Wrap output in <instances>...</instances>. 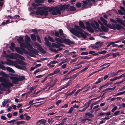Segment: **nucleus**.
Listing matches in <instances>:
<instances>
[{
    "instance_id": "1",
    "label": "nucleus",
    "mask_w": 125,
    "mask_h": 125,
    "mask_svg": "<svg viewBox=\"0 0 125 125\" xmlns=\"http://www.w3.org/2000/svg\"><path fill=\"white\" fill-rule=\"evenodd\" d=\"M10 79L12 81V83L8 82L4 78L0 77V82H1V84L3 87L7 88H10L11 87L13 86V84H17L18 83V77L14 76H10Z\"/></svg>"
},
{
    "instance_id": "2",
    "label": "nucleus",
    "mask_w": 125,
    "mask_h": 125,
    "mask_svg": "<svg viewBox=\"0 0 125 125\" xmlns=\"http://www.w3.org/2000/svg\"><path fill=\"white\" fill-rule=\"evenodd\" d=\"M25 42L26 47H24L25 48L27 49L28 50L36 55L38 54V51L36 49L33 48L31 45L29 43L31 42V39L30 37L27 35H25Z\"/></svg>"
},
{
    "instance_id": "3",
    "label": "nucleus",
    "mask_w": 125,
    "mask_h": 125,
    "mask_svg": "<svg viewBox=\"0 0 125 125\" xmlns=\"http://www.w3.org/2000/svg\"><path fill=\"white\" fill-rule=\"evenodd\" d=\"M38 10L36 11H32L30 13V15H44L45 16H47L48 15V12L46 9H43V7H39L37 8Z\"/></svg>"
},
{
    "instance_id": "4",
    "label": "nucleus",
    "mask_w": 125,
    "mask_h": 125,
    "mask_svg": "<svg viewBox=\"0 0 125 125\" xmlns=\"http://www.w3.org/2000/svg\"><path fill=\"white\" fill-rule=\"evenodd\" d=\"M70 32L73 34L75 35L78 38H80L81 36L84 39H86L87 37L85 35H86L83 32V31H78L74 28H72L70 30Z\"/></svg>"
},
{
    "instance_id": "5",
    "label": "nucleus",
    "mask_w": 125,
    "mask_h": 125,
    "mask_svg": "<svg viewBox=\"0 0 125 125\" xmlns=\"http://www.w3.org/2000/svg\"><path fill=\"white\" fill-rule=\"evenodd\" d=\"M110 29L114 30H120L121 29H124V27L119 24H117V22L115 24H112Z\"/></svg>"
},
{
    "instance_id": "6",
    "label": "nucleus",
    "mask_w": 125,
    "mask_h": 125,
    "mask_svg": "<svg viewBox=\"0 0 125 125\" xmlns=\"http://www.w3.org/2000/svg\"><path fill=\"white\" fill-rule=\"evenodd\" d=\"M53 15H56L58 14H61V12L60 10L58 9L57 7H54L52 11L51 12Z\"/></svg>"
},
{
    "instance_id": "7",
    "label": "nucleus",
    "mask_w": 125,
    "mask_h": 125,
    "mask_svg": "<svg viewBox=\"0 0 125 125\" xmlns=\"http://www.w3.org/2000/svg\"><path fill=\"white\" fill-rule=\"evenodd\" d=\"M35 44L37 46L38 50L40 52L43 54H45L46 52V51L42 48V46L39 43L36 42Z\"/></svg>"
},
{
    "instance_id": "8",
    "label": "nucleus",
    "mask_w": 125,
    "mask_h": 125,
    "mask_svg": "<svg viewBox=\"0 0 125 125\" xmlns=\"http://www.w3.org/2000/svg\"><path fill=\"white\" fill-rule=\"evenodd\" d=\"M17 41L18 43L20 44L21 46L24 48L26 47L25 44V43L22 42H24V40L23 38L21 36H20L18 39H17Z\"/></svg>"
},
{
    "instance_id": "9",
    "label": "nucleus",
    "mask_w": 125,
    "mask_h": 125,
    "mask_svg": "<svg viewBox=\"0 0 125 125\" xmlns=\"http://www.w3.org/2000/svg\"><path fill=\"white\" fill-rule=\"evenodd\" d=\"M86 29L90 32H94V30L91 27L90 23L88 21L86 22Z\"/></svg>"
},
{
    "instance_id": "10",
    "label": "nucleus",
    "mask_w": 125,
    "mask_h": 125,
    "mask_svg": "<svg viewBox=\"0 0 125 125\" xmlns=\"http://www.w3.org/2000/svg\"><path fill=\"white\" fill-rule=\"evenodd\" d=\"M62 40L63 42L66 44L68 45H70L71 44H73L74 43L73 42L71 41L69 39L62 38Z\"/></svg>"
},
{
    "instance_id": "11",
    "label": "nucleus",
    "mask_w": 125,
    "mask_h": 125,
    "mask_svg": "<svg viewBox=\"0 0 125 125\" xmlns=\"http://www.w3.org/2000/svg\"><path fill=\"white\" fill-rule=\"evenodd\" d=\"M119 7L121 10H118L119 13L121 15H125V9L122 6H120Z\"/></svg>"
},
{
    "instance_id": "12",
    "label": "nucleus",
    "mask_w": 125,
    "mask_h": 125,
    "mask_svg": "<svg viewBox=\"0 0 125 125\" xmlns=\"http://www.w3.org/2000/svg\"><path fill=\"white\" fill-rule=\"evenodd\" d=\"M59 10L62 11H64L65 9H67L68 6L66 5H60L57 7Z\"/></svg>"
},
{
    "instance_id": "13",
    "label": "nucleus",
    "mask_w": 125,
    "mask_h": 125,
    "mask_svg": "<svg viewBox=\"0 0 125 125\" xmlns=\"http://www.w3.org/2000/svg\"><path fill=\"white\" fill-rule=\"evenodd\" d=\"M74 27L76 29L79 30H78V31H81L83 32L85 34L87 35H91L90 34H89L88 33L84 31L82 29L80 28V27L78 26L76 24H75L74 25Z\"/></svg>"
},
{
    "instance_id": "14",
    "label": "nucleus",
    "mask_w": 125,
    "mask_h": 125,
    "mask_svg": "<svg viewBox=\"0 0 125 125\" xmlns=\"http://www.w3.org/2000/svg\"><path fill=\"white\" fill-rule=\"evenodd\" d=\"M44 39L45 42V45L48 46L52 47V45H51V43L49 41L47 37H45L44 38Z\"/></svg>"
},
{
    "instance_id": "15",
    "label": "nucleus",
    "mask_w": 125,
    "mask_h": 125,
    "mask_svg": "<svg viewBox=\"0 0 125 125\" xmlns=\"http://www.w3.org/2000/svg\"><path fill=\"white\" fill-rule=\"evenodd\" d=\"M103 22L104 24V25L107 28L110 29L111 26V24L110 23L107 24V21L105 19Z\"/></svg>"
},
{
    "instance_id": "16",
    "label": "nucleus",
    "mask_w": 125,
    "mask_h": 125,
    "mask_svg": "<svg viewBox=\"0 0 125 125\" xmlns=\"http://www.w3.org/2000/svg\"><path fill=\"white\" fill-rule=\"evenodd\" d=\"M15 55H16V56L17 58L22 60L24 61L25 60V58L23 56L16 53H15Z\"/></svg>"
},
{
    "instance_id": "17",
    "label": "nucleus",
    "mask_w": 125,
    "mask_h": 125,
    "mask_svg": "<svg viewBox=\"0 0 125 125\" xmlns=\"http://www.w3.org/2000/svg\"><path fill=\"white\" fill-rule=\"evenodd\" d=\"M107 27H106L104 26L103 25H102L100 27L101 30L104 32H107L108 31L109 29Z\"/></svg>"
},
{
    "instance_id": "18",
    "label": "nucleus",
    "mask_w": 125,
    "mask_h": 125,
    "mask_svg": "<svg viewBox=\"0 0 125 125\" xmlns=\"http://www.w3.org/2000/svg\"><path fill=\"white\" fill-rule=\"evenodd\" d=\"M91 101H89L88 102L86 103L84 105V108L86 109L89 106V105L91 104Z\"/></svg>"
},
{
    "instance_id": "19",
    "label": "nucleus",
    "mask_w": 125,
    "mask_h": 125,
    "mask_svg": "<svg viewBox=\"0 0 125 125\" xmlns=\"http://www.w3.org/2000/svg\"><path fill=\"white\" fill-rule=\"evenodd\" d=\"M15 47V45L14 43L13 42H12L11 43V46L9 47V48L11 50L14 51V49Z\"/></svg>"
},
{
    "instance_id": "20",
    "label": "nucleus",
    "mask_w": 125,
    "mask_h": 125,
    "mask_svg": "<svg viewBox=\"0 0 125 125\" xmlns=\"http://www.w3.org/2000/svg\"><path fill=\"white\" fill-rule=\"evenodd\" d=\"M18 80L19 82H20L22 81L25 79V77L24 76H21L19 75L18 77Z\"/></svg>"
},
{
    "instance_id": "21",
    "label": "nucleus",
    "mask_w": 125,
    "mask_h": 125,
    "mask_svg": "<svg viewBox=\"0 0 125 125\" xmlns=\"http://www.w3.org/2000/svg\"><path fill=\"white\" fill-rule=\"evenodd\" d=\"M26 51L25 49L23 48H21V49H20L18 53L21 54L22 55L23 54L24 52H25Z\"/></svg>"
},
{
    "instance_id": "22",
    "label": "nucleus",
    "mask_w": 125,
    "mask_h": 125,
    "mask_svg": "<svg viewBox=\"0 0 125 125\" xmlns=\"http://www.w3.org/2000/svg\"><path fill=\"white\" fill-rule=\"evenodd\" d=\"M6 68L7 71L13 73H15V71H14L12 68L10 67H6Z\"/></svg>"
},
{
    "instance_id": "23",
    "label": "nucleus",
    "mask_w": 125,
    "mask_h": 125,
    "mask_svg": "<svg viewBox=\"0 0 125 125\" xmlns=\"http://www.w3.org/2000/svg\"><path fill=\"white\" fill-rule=\"evenodd\" d=\"M79 25L80 27L84 29H85V27L84 26L83 23L82 21H79Z\"/></svg>"
},
{
    "instance_id": "24",
    "label": "nucleus",
    "mask_w": 125,
    "mask_h": 125,
    "mask_svg": "<svg viewBox=\"0 0 125 125\" xmlns=\"http://www.w3.org/2000/svg\"><path fill=\"white\" fill-rule=\"evenodd\" d=\"M54 74L59 73V74L60 75H62V73L60 72V70L57 69H55L53 73Z\"/></svg>"
},
{
    "instance_id": "25",
    "label": "nucleus",
    "mask_w": 125,
    "mask_h": 125,
    "mask_svg": "<svg viewBox=\"0 0 125 125\" xmlns=\"http://www.w3.org/2000/svg\"><path fill=\"white\" fill-rule=\"evenodd\" d=\"M18 63L19 64L23 65L26 66L27 64L24 61L21 60H19L18 61Z\"/></svg>"
},
{
    "instance_id": "26",
    "label": "nucleus",
    "mask_w": 125,
    "mask_h": 125,
    "mask_svg": "<svg viewBox=\"0 0 125 125\" xmlns=\"http://www.w3.org/2000/svg\"><path fill=\"white\" fill-rule=\"evenodd\" d=\"M31 37L32 40L35 41L36 40V36L33 34H32L31 35Z\"/></svg>"
},
{
    "instance_id": "27",
    "label": "nucleus",
    "mask_w": 125,
    "mask_h": 125,
    "mask_svg": "<svg viewBox=\"0 0 125 125\" xmlns=\"http://www.w3.org/2000/svg\"><path fill=\"white\" fill-rule=\"evenodd\" d=\"M24 120L25 119L23 115V114H22L20 116L17 117V119H16V120Z\"/></svg>"
},
{
    "instance_id": "28",
    "label": "nucleus",
    "mask_w": 125,
    "mask_h": 125,
    "mask_svg": "<svg viewBox=\"0 0 125 125\" xmlns=\"http://www.w3.org/2000/svg\"><path fill=\"white\" fill-rule=\"evenodd\" d=\"M80 58L81 59H89L91 58V57H88L87 56H79L78 58Z\"/></svg>"
},
{
    "instance_id": "29",
    "label": "nucleus",
    "mask_w": 125,
    "mask_h": 125,
    "mask_svg": "<svg viewBox=\"0 0 125 125\" xmlns=\"http://www.w3.org/2000/svg\"><path fill=\"white\" fill-rule=\"evenodd\" d=\"M59 34H60L61 36H62L63 38H65V37L64 36H62L63 35H64V34L63 33V31L62 29H60L59 30Z\"/></svg>"
},
{
    "instance_id": "30",
    "label": "nucleus",
    "mask_w": 125,
    "mask_h": 125,
    "mask_svg": "<svg viewBox=\"0 0 125 125\" xmlns=\"http://www.w3.org/2000/svg\"><path fill=\"white\" fill-rule=\"evenodd\" d=\"M16 55H15L13 53H12L10 55V59H16Z\"/></svg>"
},
{
    "instance_id": "31",
    "label": "nucleus",
    "mask_w": 125,
    "mask_h": 125,
    "mask_svg": "<svg viewBox=\"0 0 125 125\" xmlns=\"http://www.w3.org/2000/svg\"><path fill=\"white\" fill-rule=\"evenodd\" d=\"M1 85V84H0V90L2 91H6V90L5 88V87H2ZM2 94V92L0 91V94Z\"/></svg>"
},
{
    "instance_id": "32",
    "label": "nucleus",
    "mask_w": 125,
    "mask_h": 125,
    "mask_svg": "<svg viewBox=\"0 0 125 125\" xmlns=\"http://www.w3.org/2000/svg\"><path fill=\"white\" fill-rule=\"evenodd\" d=\"M9 102V100L8 99L3 102L2 103V105L3 107H4L5 106L6 104L7 103Z\"/></svg>"
},
{
    "instance_id": "33",
    "label": "nucleus",
    "mask_w": 125,
    "mask_h": 125,
    "mask_svg": "<svg viewBox=\"0 0 125 125\" xmlns=\"http://www.w3.org/2000/svg\"><path fill=\"white\" fill-rule=\"evenodd\" d=\"M116 21L117 22L118 24H121L123 21H122V20L120 18H116Z\"/></svg>"
},
{
    "instance_id": "34",
    "label": "nucleus",
    "mask_w": 125,
    "mask_h": 125,
    "mask_svg": "<svg viewBox=\"0 0 125 125\" xmlns=\"http://www.w3.org/2000/svg\"><path fill=\"white\" fill-rule=\"evenodd\" d=\"M85 115L86 116H88L89 118L92 117L94 116V115H93L90 114L89 112L85 113Z\"/></svg>"
},
{
    "instance_id": "35",
    "label": "nucleus",
    "mask_w": 125,
    "mask_h": 125,
    "mask_svg": "<svg viewBox=\"0 0 125 125\" xmlns=\"http://www.w3.org/2000/svg\"><path fill=\"white\" fill-rule=\"evenodd\" d=\"M89 67V65H88L86 66L85 67L83 68V69L81 70L80 71V73H83L85 71L87 70L88 68Z\"/></svg>"
},
{
    "instance_id": "36",
    "label": "nucleus",
    "mask_w": 125,
    "mask_h": 125,
    "mask_svg": "<svg viewBox=\"0 0 125 125\" xmlns=\"http://www.w3.org/2000/svg\"><path fill=\"white\" fill-rule=\"evenodd\" d=\"M55 41L58 42H59L61 43H63L62 41V40H61L60 39H59V38L55 37Z\"/></svg>"
},
{
    "instance_id": "37",
    "label": "nucleus",
    "mask_w": 125,
    "mask_h": 125,
    "mask_svg": "<svg viewBox=\"0 0 125 125\" xmlns=\"http://www.w3.org/2000/svg\"><path fill=\"white\" fill-rule=\"evenodd\" d=\"M102 81H103V78L102 77L99 78L98 79L97 81L95 83L97 84L100 83Z\"/></svg>"
},
{
    "instance_id": "38",
    "label": "nucleus",
    "mask_w": 125,
    "mask_h": 125,
    "mask_svg": "<svg viewBox=\"0 0 125 125\" xmlns=\"http://www.w3.org/2000/svg\"><path fill=\"white\" fill-rule=\"evenodd\" d=\"M25 123V121H17L15 124L17 125H19L20 124H21Z\"/></svg>"
},
{
    "instance_id": "39",
    "label": "nucleus",
    "mask_w": 125,
    "mask_h": 125,
    "mask_svg": "<svg viewBox=\"0 0 125 125\" xmlns=\"http://www.w3.org/2000/svg\"><path fill=\"white\" fill-rule=\"evenodd\" d=\"M47 39L49 41L51 42H54V40L53 39V38L52 37H50V36H48Z\"/></svg>"
},
{
    "instance_id": "40",
    "label": "nucleus",
    "mask_w": 125,
    "mask_h": 125,
    "mask_svg": "<svg viewBox=\"0 0 125 125\" xmlns=\"http://www.w3.org/2000/svg\"><path fill=\"white\" fill-rule=\"evenodd\" d=\"M79 74V73H78L76 74L73 75L72 76V77L73 78V79H74L76 77H77L78 75Z\"/></svg>"
},
{
    "instance_id": "41",
    "label": "nucleus",
    "mask_w": 125,
    "mask_h": 125,
    "mask_svg": "<svg viewBox=\"0 0 125 125\" xmlns=\"http://www.w3.org/2000/svg\"><path fill=\"white\" fill-rule=\"evenodd\" d=\"M76 5L77 7L78 8H80L82 4L79 2H77L76 3Z\"/></svg>"
},
{
    "instance_id": "42",
    "label": "nucleus",
    "mask_w": 125,
    "mask_h": 125,
    "mask_svg": "<svg viewBox=\"0 0 125 125\" xmlns=\"http://www.w3.org/2000/svg\"><path fill=\"white\" fill-rule=\"evenodd\" d=\"M125 81V79H123L121 81L115 83L114 85L117 84H120L124 82Z\"/></svg>"
},
{
    "instance_id": "43",
    "label": "nucleus",
    "mask_w": 125,
    "mask_h": 125,
    "mask_svg": "<svg viewBox=\"0 0 125 125\" xmlns=\"http://www.w3.org/2000/svg\"><path fill=\"white\" fill-rule=\"evenodd\" d=\"M107 51L105 50H103L98 52V53L100 54H103L106 53Z\"/></svg>"
},
{
    "instance_id": "44",
    "label": "nucleus",
    "mask_w": 125,
    "mask_h": 125,
    "mask_svg": "<svg viewBox=\"0 0 125 125\" xmlns=\"http://www.w3.org/2000/svg\"><path fill=\"white\" fill-rule=\"evenodd\" d=\"M70 9L71 11L75 10H76V8L73 6H71L70 8Z\"/></svg>"
},
{
    "instance_id": "45",
    "label": "nucleus",
    "mask_w": 125,
    "mask_h": 125,
    "mask_svg": "<svg viewBox=\"0 0 125 125\" xmlns=\"http://www.w3.org/2000/svg\"><path fill=\"white\" fill-rule=\"evenodd\" d=\"M41 120L40 121V122L42 124H45L46 123V120L45 119H42V120Z\"/></svg>"
},
{
    "instance_id": "46",
    "label": "nucleus",
    "mask_w": 125,
    "mask_h": 125,
    "mask_svg": "<svg viewBox=\"0 0 125 125\" xmlns=\"http://www.w3.org/2000/svg\"><path fill=\"white\" fill-rule=\"evenodd\" d=\"M82 90L81 89H80L77 90L74 93V95L75 96H76L78 94L79 92Z\"/></svg>"
},
{
    "instance_id": "47",
    "label": "nucleus",
    "mask_w": 125,
    "mask_h": 125,
    "mask_svg": "<svg viewBox=\"0 0 125 125\" xmlns=\"http://www.w3.org/2000/svg\"><path fill=\"white\" fill-rule=\"evenodd\" d=\"M15 66L18 69L21 70L22 69L21 66L17 64L16 63H15Z\"/></svg>"
},
{
    "instance_id": "48",
    "label": "nucleus",
    "mask_w": 125,
    "mask_h": 125,
    "mask_svg": "<svg viewBox=\"0 0 125 125\" xmlns=\"http://www.w3.org/2000/svg\"><path fill=\"white\" fill-rule=\"evenodd\" d=\"M16 119H14L10 121H7V123H8L10 124L12 123L15 122L16 121Z\"/></svg>"
},
{
    "instance_id": "49",
    "label": "nucleus",
    "mask_w": 125,
    "mask_h": 125,
    "mask_svg": "<svg viewBox=\"0 0 125 125\" xmlns=\"http://www.w3.org/2000/svg\"><path fill=\"white\" fill-rule=\"evenodd\" d=\"M98 44H99V47H101L103 45V43L102 42H96L95 44V45H97Z\"/></svg>"
},
{
    "instance_id": "50",
    "label": "nucleus",
    "mask_w": 125,
    "mask_h": 125,
    "mask_svg": "<svg viewBox=\"0 0 125 125\" xmlns=\"http://www.w3.org/2000/svg\"><path fill=\"white\" fill-rule=\"evenodd\" d=\"M36 39H37V40L40 43H41L42 42V41L41 40V39L40 37L38 35H37L36 37Z\"/></svg>"
},
{
    "instance_id": "51",
    "label": "nucleus",
    "mask_w": 125,
    "mask_h": 125,
    "mask_svg": "<svg viewBox=\"0 0 125 125\" xmlns=\"http://www.w3.org/2000/svg\"><path fill=\"white\" fill-rule=\"evenodd\" d=\"M112 55V53H109L107 54L104 56L105 58H106L109 57L111 56Z\"/></svg>"
},
{
    "instance_id": "52",
    "label": "nucleus",
    "mask_w": 125,
    "mask_h": 125,
    "mask_svg": "<svg viewBox=\"0 0 125 125\" xmlns=\"http://www.w3.org/2000/svg\"><path fill=\"white\" fill-rule=\"evenodd\" d=\"M62 100H60L57 101L56 103V104L57 105H58L59 104L62 102Z\"/></svg>"
},
{
    "instance_id": "53",
    "label": "nucleus",
    "mask_w": 125,
    "mask_h": 125,
    "mask_svg": "<svg viewBox=\"0 0 125 125\" xmlns=\"http://www.w3.org/2000/svg\"><path fill=\"white\" fill-rule=\"evenodd\" d=\"M91 25L92 27L96 29L97 28L96 27L94 23L93 22L91 23Z\"/></svg>"
},
{
    "instance_id": "54",
    "label": "nucleus",
    "mask_w": 125,
    "mask_h": 125,
    "mask_svg": "<svg viewBox=\"0 0 125 125\" xmlns=\"http://www.w3.org/2000/svg\"><path fill=\"white\" fill-rule=\"evenodd\" d=\"M36 17L38 18H41L42 19H43L44 18H46L48 17V16H35Z\"/></svg>"
},
{
    "instance_id": "55",
    "label": "nucleus",
    "mask_w": 125,
    "mask_h": 125,
    "mask_svg": "<svg viewBox=\"0 0 125 125\" xmlns=\"http://www.w3.org/2000/svg\"><path fill=\"white\" fill-rule=\"evenodd\" d=\"M45 74H44L43 75H37L36 76V78H41Z\"/></svg>"
},
{
    "instance_id": "56",
    "label": "nucleus",
    "mask_w": 125,
    "mask_h": 125,
    "mask_svg": "<svg viewBox=\"0 0 125 125\" xmlns=\"http://www.w3.org/2000/svg\"><path fill=\"white\" fill-rule=\"evenodd\" d=\"M73 108L72 107H71L70 108V109L69 110L68 112V113L70 114L73 111Z\"/></svg>"
},
{
    "instance_id": "57",
    "label": "nucleus",
    "mask_w": 125,
    "mask_h": 125,
    "mask_svg": "<svg viewBox=\"0 0 125 125\" xmlns=\"http://www.w3.org/2000/svg\"><path fill=\"white\" fill-rule=\"evenodd\" d=\"M49 49L51 51H52L54 52H57V50L56 49L53 48H49Z\"/></svg>"
},
{
    "instance_id": "58",
    "label": "nucleus",
    "mask_w": 125,
    "mask_h": 125,
    "mask_svg": "<svg viewBox=\"0 0 125 125\" xmlns=\"http://www.w3.org/2000/svg\"><path fill=\"white\" fill-rule=\"evenodd\" d=\"M117 108V107L116 106H115L112 109L111 112H113L116 110Z\"/></svg>"
},
{
    "instance_id": "59",
    "label": "nucleus",
    "mask_w": 125,
    "mask_h": 125,
    "mask_svg": "<svg viewBox=\"0 0 125 125\" xmlns=\"http://www.w3.org/2000/svg\"><path fill=\"white\" fill-rule=\"evenodd\" d=\"M88 54H89V53L88 52H83L81 53V55H88Z\"/></svg>"
},
{
    "instance_id": "60",
    "label": "nucleus",
    "mask_w": 125,
    "mask_h": 125,
    "mask_svg": "<svg viewBox=\"0 0 125 125\" xmlns=\"http://www.w3.org/2000/svg\"><path fill=\"white\" fill-rule=\"evenodd\" d=\"M68 106V104H65L63 106H62V108H66Z\"/></svg>"
},
{
    "instance_id": "61",
    "label": "nucleus",
    "mask_w": 125,
    "mask_h": 125,
    "mask_svg": "<svg viewBox=\"0 0 125 125\" xmlns=\"http://www.w3.org/2000/svg\"><path fill=\"white\" fill-rule=\"evenodd\" d=\"M7 117L9 118H11L12 116V115L10 113H9L7 114Z\"/></svg>"
},
{
    "instance_id": "62",
    "label": "nucleus",
    "mask_w": 125,
    "mask_h": 125,
    "mask_svg": "<svg viewBox=\"0 0 125 125\" xmlns=\"http://www.w3.org/2000/svg\"><path fill=\"white\" fill-rule=\"evenodd\" d=\"M54 35L55 36L59 37V32L57 31H56Z\"/></svg>"
},
{
    "instance_id": "63",
    "label": "nucleus",
    "mask_w": 125,
    "mask_h": 125,
    "mask_svg": "<svg viewBox=\"0 0 125 125\" xmlns=\"http://www.w3.org/2000/svg\"><path fill=\"white\" fill-rule=\"evenodd\" d=\"M26 120H29L31 118V117L28 115H26Z\"/></svg>"
},
{
    "instance_id": "64",
    "label": "nucleus",
    "mask_w": 125,
    "mask_h": 125,
    "mask_svg": "<svg viewBox=\"0 0 125 125\" xmlns=\"http://www.w3.org/2000/svg\"><path fill=\"white\" fill-rule=\"evenodd\" d=\"M58 62L57 61H56L54 60V61H51L50 62V63H52V64H55L56 63H58Z\"/></svg>"
}]
</instances>
